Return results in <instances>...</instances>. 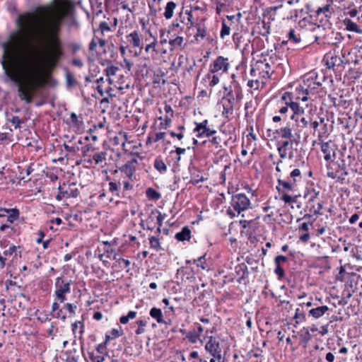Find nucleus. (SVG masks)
<instances>
[{
    "label": "nucleus",
    "mask_w": 362,
    "mask_h": 362,
    "mask_svg": "<svg viewBox=\"0 0 362 362\" xmlns=\"http://www.w3.org/2000/svg\"><path fill=\"white\" fill-rule=\"evenodd\" d=\"M325 59L326 60L327 67L329 69H333L335 66H340L344 63L340 57L334 54L332 52L327 54Z\"/></svg>",
    "instance_id": "17"
},
{
    "label": "nucleus",
    "mask_w": 362,
    "mask_h": 362,
    "mask_svg": "<svg viewBox=\"0 0 362 362\" xmlns=\"http://www.w3.org/2000/svg\"><path fill=\"white\" fill-rule=\"evenodd\" d=\"M230 28L229 26H228L225 21L222 22V28L220 33V37L221 38L223 39L226 36H228L230 35Z\"/></svg>",
    "instance_id": "50"
},
{
    "label": "nucleus",
    "mask_w": 362,
    "mask_h": 362,
    "mask_svg": "<svg viewBox=\"0 0 362 362\" xmlns=\"http://www.w3.org/2000/svg\"><path fill=\"white\" fill-rule=\"evenodd\" d=\"M299 139L293 140H282L279 141L277 143V150L279 156L281 159L288 157L290 160L293 159V144L298 145Z\"/></svg>",
    "instance_id": "5"
},
{
    "label": "nucleus",
    "mask_w": 362,
    "mask_h": 362,
    "mask_svg": "<svg viewBox=\"0 0 362 362\" xmlns=\"http://www.w3.org/2000/svg\"><path fill=\"white\" fill-rule=\"evenodd\" d=\"M320 147L326 161L333 160L335 158V148L331 141L321 142Z\"/></svg>",
    "instance_id": "13"
},
{
    "label": "nucleus",
    "mask_w": 362,
    "mask_h": 362,
    "mask_svg": "<svg viewBox=\"0 0 362 362\" xmlns=\"http://www.w3.org/2000/svg\"><path fill=\"white\" fill-rule=\"evenodd\" d=\"M158 210L153 209L151 211L146 219V225L148 230H153L156 227V221L157 218Z\"/></svg>",
    "instance_id": "26"
},
{
    "label": "nucleus",
    "mask_w": 362,
    "mask_h": 362,
    "mask_svg": "<svg viewBox=\"0 0 362 362\" xmlns=\"http://www.w3.org/2000/svg\"><path fill=\"white\" fill-rule=\"evenodd\" d=\"M94 150V147L90 144H88L81 148L82 158L86 163L88 158H91L90 153L93 152Z\"/></svg>",
    "instance_id": "30"
},
{
    "label": "nucleus",
    "mask_w": 362,
    "mask_h": 362,
    "mask_svg": "<svg viewBox=\"0 0 362 362\" xmlns=\"http://www.w3.org/2000/svg\"><path fill=\"white\" fill-rule=\"evenodd\" d=\"M6 212L8 214L7 221L12 223L19 216V211L16 209H8Z\"/></svg>",
    "instance_id": "39"
},
{
    "label": "nucleus",
    "mask_w": 362,
    "mask_h": 362,
    "mask_svg": "<svg viewBox=\"0 0 362 362\" xmlns=\"http://www.w3.org/2000/svg\"><path fill=\"white\" fill-rule=\"evenodd\" d=\"M150 316L155 319L158 324L164 323L163 315L160 308H152L149 312Z\"/></svg>",
    "instance_id": "28"
},
{
    "label": "nucleus",
    "mask_w": 362,
    "mask_h": 362,
    "mask_svg": "<svg viewBox=\"0 0 362 362\" xmlns=\"http://www.w3.org/2000/svg\"><path fill=\"white\" fill-rule=\"evenodd\" d=\"M281 99L284 101H287V100H288V105H289V110L291 112L290 117L292 120L298 122L299 117L304 114L303 107H300L298 102L293 100L292 93H284Z\"/></svg>",
    "instance_id": "3"
},
{
    "label": "nucleus",
    "mask_w": 362,
    "mask_h": 362,
    "mask_svg": "<svg viewBox=\"0 0 362 362\" xmlns=\"http://www.w3.org/2000/svg\"><path fill=\"white\" fill-rule=\"evenodd\" d=\"M66 85L69 87L74 86L76 84V80L74 76L71 73H66Z\"/></svg>",
    "instance_id": "58"
},
{
    "label": "nucleus",
    "mask_w": 362,
    "mask_h": 362,
    "mask_svg": "<svg viewBox=\"0 0 362 362\" xmlns=\"http://www.w3.org/2000/svg\"><path fill=\"white\" fill-rule=\"evenodd\" d=\"M165 132H158L156 134V136L154 138H148V140L152 142H157L159 140H163L165 138Z\"/></svg>",
    "instance_id": "62"
},
{
    "label": "nucleus",
    "mask_w": 362,
    "mask_h": 362,
    "mask_svg": "<svg viewBox=\"0 0 362 362\" xmlns=\"http://www.w3.org/2000/svg\"><path fill=\"white\" fill-rule=\"evenodd\" d=\"M137 165V160L136 158H132L123 166H122L119 170L122 173H124L129 179L133 180Z\"/></svg>",
    "instance_id": "14"
},
{
    "label": "nucleus",
    "mask_w": 362,
    "mask_h": 362,
    "mask_svg": "<svg viewBox=\"0 0 362 362\" xmlns=\"http://www.w3.org/2000/svg\"><path fill=\"white\" fill-rule=\"evenodd\" d=\"M136 325H138L137 329L135 331L136 334L140 335L141 334H144L145 332V327L147 325V321L144 320H137L136 322Z\"/></svg>",
    "instance_id": "44"
},
{
    "label": "nucleus",
    "mask_w": 362,
    "mask_h": 362,
    "mask_svg": "<svg viewBox=\"0 0 362 362\" xmlns=\"http://www.w3.org/2000/svg\"><path fill=\"white\" fill-rule=\"evenodd\" d=\"M223 115L224 117H228L230 115H232L233 112V105H228L226 103L223 104Z\"/></svg>",
    "instance_id": "54"
},
{
    "label": "nucleus",
    "mask_w": 362,
    "mask_h": 362,
    "mask_svg": "<svg viewBox=\"0 0 362 362\" xmlns=\"http://www.w3.org/2000/svg\"><path fill=\"white\" fill-rule=\"evenodd\" d=\"M206 255H204L197 259H195L193 260V263L196 264L198 267L202 268V269H206L207 266L206 265L205 262H203L204 260Z\"/></svg>",
    "instance_id": "51"
},
{
    "label": "nucleus",
    "mask_w": 362,
    "mask_h": 362,
    "mask_svg": "<svg viewBox=\"0 0 362 362\" xmlns=\"http://www.w3.org/2000/svg\"><path fill=\"white\" fill-rule=\"evenodd\" d=\"M107 343L106 342V340L98 344L96 347V351L98 352V354H101V355H103V356H105L107 354Z\"/></svg>",
    "instance_id": "57"
},
{
    "label": "nucleus",
    "mask_w": 362,
    "mask_h": 362,
    "mask_svg": "<svg viewBox=\"0 0 362 362\" xmlns=\"http://www.w3.org/2000/svg\"><path fill=\"white\" fill-rule=\"evenodd\" d=\"M120 186V183H116V182H110L109 183V190L112 192V193H115V192H118V189H119V187Z\"/></svg>",
    "instance_id": "64"
},
{
    "label": "nucleus",
    "mask_w": 362,
    "mask_h": 362,
    "mask_svg": "<svg viewBox=\"0 0 362 362\" xmlns=\"http://www.w3.org/2000/svg\"><path fill=\"white\" fill-rule=\"evenodd\" d=\"M146 196L151 199H153V200H157L158 199H160V194L159 192H158L157 191H156L155 189H152V188H148L147 190H146Z\"/></svg>",
    "instance_id": "48"
},
{
    "label": "nucleus",
    "mask_w": 362,
    "mask_h": 362,
    "mask_svg": "<svg viewBox=\"0 0 362 362\" xmlns=\"http://www.w3.org/2000/svg\"><path fill=\"white\" fill-rule=\"evenodd\" d=\"M30 136H27L25 139V144L28 147L33 148L36 151L42 148V141L40 136L34 132L30 133Z\"/></svg>",
    "instance_id": "15"
},
{
    "label": "nucleus",
    "mask_w": 362,
    "mask_h": 362,
    "mask_svg": "<svg viewBox=\"0 0 362 362\" xmlns=\"http://www.w3.org/2000/svg\"><path fill=\"white\" fill-rule=\"evenodd\" d=\"M191 238V230L187 226H185L182 228L180 232L175 234V238L178 241L189 240Z\"/></svg>",
    "instance_id": "24"
},
{
    "label": "nucleus",
    "mask_w": 362,
    "mask_h": 362,
    "mask_svg": "<svg viewBox=\"0 0 362 362\" xmlns=\"http://www.w3.org/2000/svg\"><path fill=\"white\" fill-rule=\"evenodd\" d=\"M228 58H225L222 56L218 57L210 66V72L215 74L221 71L222 72L227 71L229 67Z\"/></svg>",
    "instance_id": "10"
},
{
    "label": "nucleus",
    "mask_w": 362,
    "mask_h": 362,
    "mask_svg": "<svg viewBox=\"0 0 362 362\" xmlns=\"http://www.w3.org/2000/svg\"><path fill=\"white\" fill-rule=\"evenodd\" d=\"M290 178L293 179V182L296 184L298 180H301V173L300 170L296 168L292 170L290 173Z\"/></svg>",
    "instance_id": "49"
},
{
    "label": "nucleus",
    "mask_w": 362,
    "mask_h": 362,
    "mask_svg": "<svg viewBox=\"0 0 362 362\" xmlns=\"http://www.w3.org/2000/svg\"><path fill=\"white\" fill-rule=\"evenodd\" d=\"M33 170L34 169L32 167V165H28L25 170V172L22 171L20 173V179L25 180V177L30 175L33 172Z\"/></svg>",
    "instance_id": "59"
},
{
    "label": "nucleus",
    "mask_w": 362,
    "mask_h": 362,
    "mask_svg": "<svg viewBox=\"0 0 362 362\" xmlns=\"http://www.w3.org/2000/svg\"><path fill=\"white\" fill-rule=\"evenodd\" d=\"M153 166L160 173H165L167 171V165L160 158H156L154 160Z\"/></svg>",
    "instance_id": "32"
},
{
    "label": "nucleus",
    "mask_w": 362,
    "mask_h": 362,
    "mask_svg": "<svg viewBox=\"0 0 362 362\" xmlns=\"http://www.w3.org/2000/svg\"><path fill=\"white\" fill-rule=\"evenodd\" d=\"M311 118L309 116L302 115L298 119V125L302 128H305L310 123Z\"/></svg>",
    "instance_id": "46"
},
{
    "label": "nucleus",
    "mask_w": 362,
    "mask_h": 362,
    "mask_svg": "<svg viewBox=\"0 0 362 362\" xmlns=\"http://www.w3.org/2000/svg\"><path fill=\"white\" fill-rule=\"evenodd\" d=\"M118 71L119 68L111 64L108 65L107 68L105 69V74L108 77L107 81L109 84L112 83V80L110 78V77L116 75Z\"/></svg>",
    "instance_id": "31"
},
{
    "label": "nucleus",
    "mask_w": 362,
    "mask_h": 362,
    "mask_svg": "<svg viewBox=\"0 0 362 362\" xmlns=\"http://www.w3.org/2000/svg\"><path fill=\"white\" fill-rule=\"evenodd\" d=\"M204 20L202 18L194 27L197 29L194 38L197 42L204 40L206 36V28L204 23Z\"/></svg>",
    "instance_id": "19"
},
{
    "label": "nucleus",
    "mask_w": 362,
    "mask_h": 362,
    "mask_svg": "<svg viewBox=\"0 0 362 362\" xmlns=\"http://www.w3.org/2000/svg\"><path fill=\"white\" fill-rule=\"evenodd\" d=\"M194 325L197 329H193L186 333V338L192 344L196 343L199 339L200 335L204 331V328L199 323H195Z\"/></svg>",
    "instance_id": "18"
},
{
    "label": "nucleus",
    "mask_w": 362,
    "mask_h": 362,
    "mask_svg": "<svg viewBox=\"0 0 362 362\" xmlns=\"http://www.w3.org/2000/svg\"><path fill=\"white\" fill-rule=\"evenodd\" d=\"M328 310L329 308L327 305L318 306L310 309L308 311V315L315 319H318L323 316Z\"/></svg>",
    "instance_id": "22"
},
{
    "label": "nucleus",
    "mask_w": 362,
    "mask_h": 362,
    "mask_svg": "<svg viewBox=\"0 0 362 362\" xmlns=\"http://www.w3.org/2000/svg\"><path fill=\"white\" fill-rule=\"evenodd\" d=\"M71 280L66 281L60 276L56 279L54 296L60 303H64L66 300V294L71 293Z\"/></svg>",
    "instance_id": "2"
},
{
    "label": "nucleus",
    "mask_w": 362,
    "mask_h": 362,
    "mask_svg": "<svg viewBox=\"0 0 362 362\" xmlns=\"http://www.w3.org/2000/svg\"><path fill=\"white\" fill-rule=\"evenodd\" d=\"M123 334V330L119 327V329H112L110 333V334H106L105 340L106 342H108L110 339L119 337Z\"/></svg>",
    "instance_id": "36"
},
{
    "label": "nucleus",
    "mask_w": 362,
    "mask_h": 362,
    "mask_svg": "<svg viewBox=\"0 0 362 362\" xmlns=\"http://www.w3.org/2000/svg\"><path fill=\"white\" fill-rule=\"evenodd\" d=\"M317 76H310L303 81V84L301 85V90L303 96L301 98L302 101L308 100V95L314 94L317 92L318 88L321 86L322 83L317 81Z\"/></svg>",
    "instance_id": "4"
},
{
    "label": "nucleus",
    "mask_w": 362,
    "mask_h": 362,
    "mask_svg": "<svg viewBox=\"0 0 362 362\" xmlns=\"http://www.w3.org/2000/svg\"><path fill=\"white\" fill-rule=\"evenodd\" d=\"M110 85L109 84L108 86L102 88V84H99L97 86L96 89L101 96L106 93L110 97H114L115 95L112 93L113 89L110 87Z\"/></svg>",
    "instance_id": "33"
},
{
    "label": "nucleus",
    "mask_w": 362,
    "mask_h": 362,
    "mask_svg": "<svg viewBox=\"0 0 362 362\" xmlns=\"http://www.w3.org/2000/svg\"><path fill=\"white\" fill-rule=\"evenodd\" d=\"M257 69L258 71L259 76L264 79L270 78L274 72L270 64L267 62L266 59L264 61L259 60L257 62Z\"/></svg>",
    "instance_id": "11"
},
{
    "label": "nucleus",
    "mask_w": 362,
    "mask_h": 362,
    "mask_svg": "<svg viewBox=\"0 0 362 362\" xmlns=\"http://www.w3.org/2000/svg\"><path fill=\"white\" fill-rule=\"evenodd\" d=\"M12 141V134L8 132L0 133V144H8Z\"/></svg>",
    "instance_id": "47"
},
{
    "label": "nucleus",
    "mask_w": 362,
    "mask_h": 362,
    "mask_svg": "<svg viewBox=\"0 0 362 362\" xmlns=\"http://www.w3.org/2000/svg\"><path fill=\"white\" fill-rule=\"evenodd\" d=\"M89 358L92 362H104L105 356L101 354H95L93 352L89 353Z\"/></svg>",
    "instance_id": "53"
},
{
    "label": "nucleus",
    "mask_w": 362,
    "mask_h": 362,
    "mask_svg": "<svg viewBox=\"0 0 362 362\" xmlns=\"http://www.w3.org/2000/svg\"><path fill=\"white\" fill-rule=\"evenodd\" d=\"M136 312L135 311H129L127 315H123L119 318V322L122 325H126L128 323L129 320H133L136 317Z\"/></svg>",
    "instance_id": "40"
},
{
    "label": "nucleus",
    "mask_w": 362,
    "mask_h": 362,
    "mask_svg": "<svg viewBox=\"0 0 362 362\" xmlns=\"http://www.w3.org/2000/svg\"><path fill=\"white\" fill-rule=\"evenodd\" d=\"M110 31V27L109 24L105 21L100 22L99 28L94 30V33L96 35L97 33L100 32L102 35H104L105 33Z\"/></svg>",
    "instance_id": "38"
},
{
    "label": "nucleus",
    "mask_w": 362,
    "mask_h": 362,
    "mask_svg": "<svg viewBox=\"0 0 362 362\" xmlns=\"http://www.w3.org/2000/svg\"><path fill=\"white\" fill-rule=\"evenodd\" d=\"M185 16L187 18V23L186 26L187 29H190L191 28L194 27L195 24H197L198 22H197L193 16L192 10H186L185 11Z\"/></svg>",
    "instance_id": "34"
},
{
    "label": "nucleus",
    "mask_w": 362,
    "mask_h": 362,
    "mask_svg": "<svg viewBox=\"0 0 362 362\" xmlns=\"http://www.w3.org/2000/svg\"><path fill=\"white\" fill-rule=\"evenodd\" d=\"M106 160V152L100 151L95 153L93 157L88 158L87 160V164L89 165H99L102 163L105 162Z\"/></svg>",
    "instance_id": "21"
},
{
    "label": "nucleus",
    "mask_w": 362,
    "mask_h": 362,
    "mask_svg": "<svg viewBox=\"0 0 362 362\" xmlns=\"http://www.w3.org/2000/svg\"><path fill=\"white\" fill-rule=\"evenodd\" d=\"M7 121L11 123L15 129H20L21 124L24 122L18 116L13 115L11 118H8Z\"/></svg>",
    "instance_id": "42"
},
{
    "label": "nucleus",
    "mask_w": 362,
    "mask_h": 362,
    "mask_svg": "<svg viewBox=\"0 0 362 362\" xmlns=\"http://www.w3.org/2000/svg\"><path fill=\"white\" fill-rule=\"evenodd\" d=\"M53 2L56 4L54 11L49 6H38L19 13L15 21L17 30L1 44L0 62L6 80L17 86L18 96L28 104L44 84L36 59H40L47 69H54L64 57L57 37L62 24L78 25L73 1Z\"/></svg>",
    "instance_id": "1"
},
{
    "label": "nucleus",
    "mask_w": 362,
    "mask_h": 362,
    "mask_svg": "<svg viewBox=\"0 0 362 362\" xmlns=\"http://www.w3.org/2000/svg\"><path fill=\"white\" fill-rule=\"evenodd\" d=\"M189 173L191 180L189 182L193 185H197L199 182H204L206 178L204 177L202 173L196 167H189Z\"/></svg>",
    "instance_id": "20"
},
{
    "label": "nucleus",
    "mask_w": 362,
    "mask_h": 362,
    "mask_svg": "<svg viewBox=\"0 0 362 362\" xmlns=\"http://www.w3.org/2000/svg\"><path fill=\"white\" fill-rule=\"evenodd\" d=\"M128 42L132 45L133 47H139L142 49L143 43L141 36L139 33L134 30L126 36Z\"/></svg>",
    "instance_id": "16"
},
{
    "label": "nucleus",
    "mask_w": 362,
    "mask_h": 362,
    "mask_svg": "<svg viewBox=\"0 0 362 362\" xmlns=\"http://www.w3.org/2000/svg\"><path fill=\"white\" fill-rule=\"evenodd\" d=\"M251 203L248 197L243 193L233 195L231 206L238 214L249 209Z\"/></svg>",
    "instance_id": "6"
},
{
    "label": "nucleus",
    "mask_w": 362,
    "mask_h": 362,
    "mask_svg": "<svg viewBox=\"0 0 362 362\" xmlns=\"http://www.w3.org/2000/svg\"><path fill=\"white\" fill-rule=\"evenodd\" d=\"M205 349L213 356L217 357L218 360L221 358L220 344L215 337H209L208 342L205 345Z\"/></svg>",
    "instance_id": "12"
},
{
    "label": "nucleus",
    "mask_w": 362,
    "mask_h": 362,
    "mask_svg": "<svg viewBox=\"0 0 362 362\" xmlns=\"http://www.w3.org/2000/svg\"><path fill=\"white\" fill-rule=\"evenodd\" d=\"M260 83H262L263 85L265 83V82L264 81L260 82L258 79H255V80L252 79L247 82V86H249L250 88H253L255 90H258L259 88Z\"/></svg>",
    "instance_id": "56"
},
{
    "label": "nucleus",
    "mask_w": 362,
    "mask_h": 362,
    "mask_svg": "<svg viewBox=\"0 0 362 362\" xmlns=\"http://www.w3.org/2000/svg\"><path fill=\"white\" fill-rule=\"evenodd\" d=\"M195 128L194 132H197V136L200 138L203 136L209 137L216 133V131L211 129L209 127V122L207 119L203 120L202 122H195Z\"/></svg>",
    "instance_id": "7"
},
{
    "label": "nucleus",
    "mask_w": 362,
    "mask_h": 362,
    "mask_svg": "<svg viewBox=\"0 0 362 362\" xmlns=\"http://www.w3.org/2000/svg\"><path fill=\"white\" fill-rule=\"evenodd\" d=\"M79 328L78 337H81L84 332V325L81 321H77L72 324V331L75 337H77V329Z\"/></svg>",
    "instance_id": "35"
},
{
    "label": "nucleus",
    "mask_w": 362,
    "mask_h": 362,
    "mask_svg": "<svg viewBox=\"0 0 362 362\" xmlns=\"http://www.w3.org/2000/svg\"><path fill=\"white\" fill-rule=\"evenodd\" d=\"M184 42V37L180 34V35L176 36L175 38L170 39V45L171 46V49H176L180 48Z\"/></svg>",
    "instance_id": "29"
},
{
    "label": "nucleus",
    "mask_w": 362,
    "mask_h": 362,
    "mask_svg": "<svg viewBox=\"0 0 362 362\" xmlns=\"http://www.w3.org/2000/svg\"><path fill=\"white\" fill-rule=\"evenodd\" d=\"M299 30H296L293 29H291L288 33V39L290 42H292L295 45H301L302 46H305V43L301 44L303 39L300 36Z\"/></svg>",
    "instance_id": "23"
},
{
    "label": "nucleus",
    "mask_w": 362,
    "mask_h": 362,
    "mask_svg": "<svg viewBox=\"0 0 362 362\" xmlns=\"http://www.w3.org/2000/svg\"><path fill=\"white\" fill-rule=\"evenodd\" d=\"M343 23L347 30L354 32L356 33H362L361 29H360L358 25L356 23L353 22L351 19L345 18L343 21Z\"/></svg>",
    "instance_id": "27"
},
{
    "label": "nucleus",
    "mask_w": 362,
    "mask_h": 362,
    "mask_svg": "<svg viewBox=\"0 0 362 362\" xmlns=\"http://www.w3.org/2000/svg\"><path fill=\"white\" fill-rule=\"evenodd\" d=\"M182 24L178 21H177V18L173 21L171 25L169 27V28L172 29L173 32L178 31L180 33H182L184 32V27L182 26Z\"/></svg>",
    "instance_id": "45"
},
{
    "label": "nucleus",
    "mask_w": 362,
    "mask_h": 362,
    "mask_svg": "<svg viewBox=\"0 0 362 362\" xmlns=\"http://www.w3.org/2000/svg\"><path fill=\"white\" fill-rule=\"evenodd\" d=\"M294 319L296 320V323H299L300 322L305 320V315L304 313L300 308H297L296 310Z\"/></svg>",
    "instance_id": "52"
},
{
    "label": "nucleus",
    "mask_w": 362,
    "mask_h": 362,
    "mask_svg": "<svg viewBox=\"0 0 362 362\" xmlns=\"http://www.w3.org/2000/svg\"><path fill=\"white\" fill-rule=\"evenodd\" d=\"M209 79V86L212 88L217 85L219 83V78L218 76L215 74H212V73L207 74L205 76V79Z\"/></svg>",
    "instance_id": "41"
},
{
    "label": "nucleus",
    "mask_w": 362,
    "mask_h": 362,
    "mask_svg": "<svg viewBox=\"0 0 362 362\" xmlns=\"http://www.w3.org/2000/svg\"><path fill=\"white\" fill-rule=\"evenodd\" d=\"M223 103H226L228 105H232L234 106L235 102V95L233 93V91H230L227 93L226 96L223 98Z\"/></svg>",
    "instance_id": "55"
},
{
    "label": "nucleus",
    "mask_w": 362,
    "mask_h": 362,
    "mask_svg": "<svg viewBox=\"0 0 362 362\" xmlns=\"http://www.w3.org/2000/svg\"><path fill=\"white\" fill-rule=\"evenodd\" d=\"M293 124L291 122H287L286 125L279 129L276 130V134L282 140H294L300 139V134L293 133Z\"/></svg>",
    "instance_id": "9"
},
{
    "label": "nucleus",
    "mask_w": 362,
    "mask_h": 362,
    "mask_svg": "<svg viewBox=\"0 0 362 362\" xmlns=\"http://www.w3.org/2000/svg\"><path fill=\"white\" fill-rule=\"evenodd\" d=\"M63 146L64 149L71 153H76L79 151V146H69L66 144H64Z\"/></svg>",
    "instance_id": "60"
},
{
    "label": "nucleus",
    "mask_w": 362,
    "mask_h": 362,
    "mask_svg": "<svg viewBox=\"0 0 362 362\" xmlns=\"http://www.w3.org/2000/svg\"><path fill=\"white\" fill-rule=\"evenodd\" d=\"M177 7V4L174 1H169L167 3L165 7V11L163 13V16L165 19L169 20L171 19L173 16L174 11Z\"/></svg>",
    "instance_id": "25"
},
{
    "label": "nucleus",
    "mask_w": 362,
    "mask_h": 362,
    "mask_svg": "<svg viewBox=\"0 0 362 362\" xmlns=\"http://www.w3.org/2000/svg\"><path fill=\"white\" fill-rule=\"evenodd\" d=\"M150 247L155 250L156 251H160L162 250L160 240L156 236H151L149 238Z\"/></svg>",
    "instance_id": "37"
},
{
    "label": "nucleus",
    "mask_w": 362,
    "mask_h": 362,
    "mask_svg": "<svg viewBox=\"0 0 362 362\" xmlns=\"http://www.w3.org/2000/svg\"><path fill=\"white\" fill-rule=\"evenodd\" d=\"M297 197H291L287 194H284L281 197V199L286 203L289 204L291 202H295L296 201Z\"/></svg>",
    "instance_id": "61"
},
{
    "label": "nucleus",
    "mask_w": 362,
    "mask_h": 362,
    "mask_svg": "<svg viewBox=\"0 0 362 362\" xmlns=\"http://www.w3.org/2000/svg\"><path fill=\"white\" fill-rule=\"evenodd\" d=\"M334 13L333 8L330 4H326L322 7H320L316 11V17L323 25H325L329 21Z\"/></svg>",
    "instance_id": "8"
},
{
    "label": "nucleus",
    "mask_w": 362,
    "mask_h": 362,
    "mask_svg": "<svg viewBox=\"0 0 362 362\" xmlns=\"http://www.w3.org/2000/svg\"><path fill=\"white\" fill-rule=\"evenodd\" d=\"M276 268L274 270L275 274L278 276L279 279H282L284 276V270L279 264H275Z\"/></svg>",
    "instance_id": "63"
},
{
    "label": "nucleus",
    "mask_w": 362,
    "mask_h": 362,
    "mask_svg": "<svg viewBox=\"0 0 362 362\" xmlns=\"http://www.w3.org/2000/svg\"><path fill=\"white\" fill-rule=\"evenodd\" d=\"M278 183L279 185L282 186V187L284 189L288 190V191L294 190L296 187V184H295L294 182H288L286 180H281L280 179H278Z\"/></svg>",
    "instance_id": "43"
}]
</instances>
